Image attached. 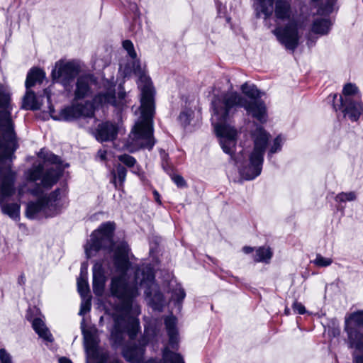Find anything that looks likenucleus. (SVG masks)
<instances>
[{
  "label": "nucleus",
  "mask_w": 363,
  "mask_h": 363,
  "mask_svg": "<svg viewBox=\"0 0 363 363\" xmlns=\"http://www.w3.org/2000/svg\"><path fill=\"white\" fill-rule=\"evenodd\" d=\"M59 363H72L70 359L66 357H61L59 359Z\"/></svg>",
  "instance_id": "44"
},
{
  "label": "nucleus",
  "mask_w": 363,
  "mask_h": 363,
  "mask_svg": "<svg viewBox=\"0 0 363 363\" xmlns=\"http://www.w3.org/2000/svg\"><path fill=\"white\" fill-rule=\"evenodd\" d=\"M150 333L151 334L154 333L153 331H150V330H145V335L140 341L138 346H131L128 345L124 347L123 349V355L128 362L138 363L143 359L145 352V346L150 340Z\"/></svg>",
  "instance_id": "15"
},
{
  "label": "nucleus",
  "mask_w": 363,
  "mask_h": 363,
  "mask_svg": "<svg viewBox=\"0 0 363 363\" xmlns=\"http://www.w3.org/2000/svg\"><path fill=\"white\" fill-rule=\"evenodd\" d=\"M185 296L184 289L179 285L177 286L172 292V298L177 302L182 301Z\"/></svg>",
  "instance_id": "35"
},
{
  "label": "nucleus",
  "mask_w": 363,
  "mask_h": 363,
  "mask_svg": "<svg viewBox=\"0 0 363 363\" xmlns=\"http://www.w3.org/2000/svg\"><path fill=\"white\" fill-rule=\"evenodd\" d=\"M300 28H301V20L279 25L272 30V33L286 50L294 52L298 47L301 38L298 32Z\"/></svg>",
  "instance_id": "11"
},
{
  "label": "nucleus",
  "mask_w": 363,
  "mask_h": 363,
  "mask_svg": "<svg viewBox=\"0 0 363 363\" xmlns=\"http://www.w3.org/2000/svg\"><path fill=\"white\" fill-rule=\"evenodd\" d=\"M172 180L179 187L184 186L186 184L184 178L180 175H174L172 177Z\"/></svg>",
  "instance_id": "39"
},
{
  "label": "nucleus",
  "mask_w": 363,
  "mask_h": 363,
  "mask_svg": "<svg viewBox=\"0 0 363 363\" xmlns=\"http://www.w3.org/2000/svg\"><path fill=\"white\" fill-rule=\"evenodd\" d=\"M356 199L357 194L354 191L342 192L338 194L335 197L336 201L338 202L353 201L356 200Z\"/></svg>",
  "instance_id": "31"
},
{
  "label": "nucleus",
  "mask_w": 363,
  "mask_h": 363,
  "mask_svg": "<svg viewBox=\"0 0 363 363\" xmlns=\"http://www.w3.org/2000/svg\"><path fill=\"white\" fill-rule=\"evenodd\" d=\"M45 77V72L37 68L32 69L28 74L26 86L28 89L33 86L36 83H42Z\"/></svg>",
  "instance_id": "24"
},
{
  "label": "nucleus",
  "mask_w": 363,
  "mask_h": 363,
  "mask_svg": "<svg viewBox=\"0 0 363 363\" xmlns=\"http://www.w3.org/2000/svg\"><path fill=\"white\" fill-rule=\"evenodd\" d=\"M313 264L319 267H325L330 266L333 259L331 258H326L320 255H317L315 259L313 261Z\"/></svg>",
  "instance_id": "33"
},
{
  "label": "nucleus",
  "mask_w": 363,
  "mask_h": 363,
  "mask_svg": "<svg viewBox=\"0 0 363 363\" xmlns=\"http://www.w3.org/2000/svg\"><path fill=\"white\" fill-rule=\"evenodd\" d=\"M123 67L121 65L120 70L122 71Z\"/></svg>",
  "instance_id": "47"
},
{
  "label": "nucleus",
  "mask_w": 363,
  "mask_h": 363,
  "mask_svg": "<svg viewBox=\"0 0 363 363\" xmlns=\"http://www.w3.org/2000/svg\"><path fill=\"white\" fill-rule=\"evenodd\" d=\"M164 323L169 338V344L172 348H175L178 342L176 318L173 316L167 317Z\"/></svg>",
  "instance_id": "21"
},
{
  "label": "nucleus",
  "mask_w": 363,
  "mask_h": 363,
  "mask_svg": "<svg viewBox=\"0 0 363 363\" xmlns=\"http://www.w3.org/2000/svg\"><path fill=\"white\" fill-rule=\"evenodd\" d=\"M97 83L94 76L91 74L79 77L76 83L74 100H79L91 96Z\"/></svg>",
  "instance_id": "16"
},
{
  "label": "nucleus",
  "mask_w": 363,
  "mask_h": 363,
  "mask_svg": "<svg viewBox=\"0 0 363 363\" xmlns=\"http://www.w3.org/2000/svg\"><path fill=\"white\" fill-rule=\"evenodd\" d=\"M211 106V122L214 126L219 143L223 152L233 157L237 142V130L227 121L233 116L238 107H242L247 113L261 123L267 121V107L259 99L249 101L235 91L222 93L214 96Z\"/></svg>",
  "instance_id": "4"
},
{
  "label": "nucleus",
  "mask_w": 363,
  "mask_h": 363,
  "mask_svg": "<svg viewBox=\"0 0 363 363\" xmlns=\"http://www.w3.org/2000/svg\"><path fill=\"white\" fill-rule=\"evenodd\" d=\"M79 65L73 62H57L52 72L53 79L66 86L79 73Z\"/></svg>",
  "instance_id": "14"
},
{
  "label": "nucleus",
  "mask_w": 363,
  "mask_h": 363,
  "mask_svg": "<svg viewBox=\"0 0 363 363\" xmlns=\"http://www.w3.org/2000/svg\"><path fill=\"white\" fill-rule=\"evenodd\" d=\"M194 118V111L191 108L184 109L179 116V121L183 126L189 125Z\"/></svg>",
  "instance_id": "30"
},
{
  "label": "nucleus",
  "mask_w": 363,
  "mask_h": 363,
  "mask_svg": "<svg viewBox=\"0 0 363 363\" xmlns=\"http://www.w3.org/2000/svg\"><path fill=\"white\" fill-rule=\"evenodd\" d=\"M130 248L127 243L118 244L114 250V267L111 281V293L117 298L119 303L116 306L113 318V328L111 333V339L114 346H120L127 333L130 340H133L140 330L139 321L130 315V310L134 313H140L139 306L134 304L133 300L138 295L139 288L145 289L147 297H154L151 301L162 304L163 296L158 291L154 282L152 269L148 265L143 264L134 271V277L129 276L130 272L129 262Z\"/></svg>",
  "instance_id": "1"
},
{
  "label": "nucleus",
  "mask_w": 363,
  "mask_h": 363,
  "mask_svg": "<svg viewBox=\"0 0 363 363\" xmlns=\"http://www.w3.org/2000/svg\"><path fill=\"white\" fill-rule=\"evenodd\" d=\"M361 99V94L358 87L352 83H347L343 86L342 96L340 99H354L356 98Z\"/></svg>",
  "instance_id": "25"
},
{
  "label": "nucleus",
  "mask_w": 363,
  "mask_h": 363,
  "mask_svg": "<svg viewBox=\"0 0 363 363\" xmlns=\"http://www.w3.org/2000/svg\"><path fill=\"white\" fill-rule=\"evenodd\" d=\"M84 268L86 269V267L82 265L80 277L77 279V289L82 297L88 296L89 292V287L87 282L86 276L83 274Z\"/></svg>",
  "instance_id": "27"
},
{
  "label": "nucleus",
  "mask_w": 363,
  "mask_h": 363,
  "mask_svg": "<svg viewBox=\"0 0 363 363\" xmlns=\"http://www.w3.org/2000/svg\"><path fill=\"white\" fill-rule=\"evenodd\" d=\"M84 347L88 357H94L96 354L97 337L95 330H85L82 328Z\"/></svg>",
  "instance_id": "20"
},
{
  "label": "nucleus",
  "mask_w": 363,
  "mask_h": 363,
  "mask_svg": "<svg viewBox=\"0 0 363 363\" xmlns=\"http://www.w3.org/2000/svg\"><path fill=\"white\" fill-rule=\"evenodd\" d=\"M11 110L10 95L0 86V206L4 214L18 220L20 205L4 203L15 192L16 173L11 170V162L18 145Z\"/></svg>",
  "instance_id": "2"
},
{
  "label": "nucleus",
  "mask_w": 363,
  "mask_h": 363,
  "mask_svg": "<svg viewBox=\"0 0 363 363\" xmlns=\"http://www.w3.org/2000/svg\"><path fill=\"white\" fill-rule=\"evenodd\" d=\"M119 160L129 167H132L135 165L136 160L135 159L129 155H122L118 157Z\"/></svg>",
  "instance_id": "36"
},
{
  "label": "nucleus",
  "mask_w": 363,
  "mask_h": 363,
  "mask_svg": "<svg viewBox=\"0 0 363 363\" xmlns=\"http://www.w3.org/2000/svg\"><path fill=\"white\" fill-rule=\"evenodd\" d=\"M62 195V190L57 189L48 196L43 197L36 202L27 204L26 215L30 219L52 217L60 210L59 201Z\"/></svg>",
  "instance_id": "9"
},
{
  "label": "nucleus",
  "mask_w": 363,
  "mask_h": 363,
  "mask_svg": "<svg viewBox=\"0 0 363 363\" xmlns=\"http://www.w3.org/2000/svg\"><path fill=\"white\" fill-rule=\"evenodd\" d=\"M126 174H127V171L124 167H123L121 165H118L117 167L116 172H113V183L116 186H117V182H119L120 185L123 184V183L125 180Z\"/></svg>",
  "instance_id": "29"
},
{
  "label": "nucleus",
  "mask_w": 363,
  "mask_h": 363,
  "mask_svg": "<svg viewBox=\"0 0 363 363\" xmlns=\"http://www.w3.org/2000/svg\"><path fill=\"white\" fill-rule=\"evenodd\" d=\"M44 94L47 97L48 102L50 104V91L46 89L44 90Z\"/></svg>",
  "instance_id": "41"
},
{
  "label": "nucleus",
  "mask_w": 363,
  "mask_h": 363,
  "mask_svg": "<svg viewBox=\"0 0 363 363\" xmlns=\"http://www.w3.org/2000/svg\"><path fill=\"white\" fill-rule=\"evenodd\" d=\"M42 106V101L40 98H37L33 91L30 89H27L26 95L23 99L22 108L24 109L37 110Z\"/></svg>",
  "instance_id": "22"
},
{
  "label": "nucleus",
  "mask_w": 363,
  "mask_h": 363,
  "mask_svg": "<svg viewBox=\"0 0 363 363\" xmlns=\"http://www.w3.org/2000/svg\"><path fill=\"white\" fill-rule=\"evenodd\" d=\"M106 155H107L106 150L101 149L98 151L96 157L100 161H106Z\"/></svg>",
  "instance_id": "40"
},
{
  "label": "nucleus",
  "mask_w": 363,
  "mask_h": 363,
  "mask_svg": "<svg viewBox=\"0 0 363 363\" xmlns=\"http://www.w3.org/2000/svg\"><path fill=\"white\" fill-rule=\"evenodd\" d=\"M106 277L102 264L96 263L93 267V291L96 296L104 294Z\"/></svg>",
  "instance_id": "19"
},
{
  "label": "nucleus",
  "mask_w": 363,
  "mask_h": 363,
  "mask_svg": "<svg viewBox=\"0 0 363 363\" xmlns=\"http://www.w3.org/2000/svg\"><path fill=\"white\" fill-rule=\"evenodd\" d=\"M242 92L248 98L250 101L258 99L260 96V92L254 84H249L245 83L241 86Z\"/></svg>",
  "instance_id": "28"
},
{
  "label": "nucleus",
  "mask_w": 363,
  "mask_h": 363,
  "mask_svg": "<svg viewBox=\"0 0 363 363\" xmlns=\"http://www.w3.org/2000/svg\"><path fill=\"white\" fill-rule=\"evenodd\" d=\"M31 193H32L33 194H38L39 193V191H38V190H33V191H31Z\"/></svg>",
  "instance_id": "45"
},
{
  "label": "nucleus",
  "mask_w": 363,
  "mask_h": 363,
  "mask_svg": "<svg viewBox=\"0 0 363 363\" xmlns=\"http://www.w3.org/2000/svg\"><path fill=\"white\" fill-rule=\"evenodd\" d=\"M293 309L295 312L299 314H303L306 312L304 306L301 303L297 301L294 303Z\"/></svg>",
  "instance_id": "38"
},
{
  "label": "nucleus",
  "mask_w": 363,
  "mask_h": 363,
  "mask_svg": "<svg viewBox=\"0 0 363 363\" xmlns=\"http://www.w3.org/2000/svg\"><path fill=\"white\" fill-rule=\"evenodd\" d=\"M341 109L345 116L353 122L357 121L363 113V103L361 99H340Z\"/></svg>",
  "instance_id": "17"
},
{
  "label": "nucleus",
  "mask_w": 363,
  "mask_h": 363,
  "mask_svg": "<svg viewBox=\"0 0 363 363\" xmlns=\"http://www.w3.org/2000/svg\"><path fill=\"white\" fill-rule=\"evenodd\" d=\"M118 134V127L111 123L106 122L99 124L94 133L99 142L113 140Z\"/></svg>",
  "instance_id": "18"
},
{
  "label": "nucleus",
  "mask_w": 363,
  "mask_h": 363,
  "mask_svg": "<svg viewBox=\"0 0 363 363\" xmlns=\"http://www.w3.org/2000/svg\"><path fill=\"white\" fill-rule=\"evenodd\" d=\"M269 137L270 135L260 126L252 132L253 149L249 155L248 160L240 167V173L243 179L252 180L260 174Z\"/></svg>",
  "instance_id": "5"
},
{
  "label": "nucleus",
  "mask_w": 363,
  "mask_h": 363,
  "mask_svg": "<svg viewBox=\"0 0 363 363\" xmlns=\"http://www.w3.org/2000/svg\"><path fill=\"white\" fill-rule=\"evenodd\" d=\"M123 47L133 60L132 67H125V77L133 72L139 77L138 86L140 89V106L138 108L139 116L135 121L125 147L129 152L141 148L152 149L155 145L153 138V116L155 114L154 90L150 77L141 69L137 60V54L130 40L123 42Z\"/></svg>",
  "instance_id": "3"
},
{
  "label": "nucleus",
  "mask_w": 363,
  "mask_h": 363,
  "mask_svg": "<svg viewBox=\"0 0 363 363\" xmlns=\"http://www.w3.org/2000/svg\"><path fill=\"white\" fill-rule=\"evenodd\" d=\"M242 251L245 253V254H249L250 252H252L253 251V249L250 247H248V246H245L242 248Z\"/></svg>",
  "instance_id": "43"
},
{
  "label": "nucleus",
  "mask_w": 363,
  "mask_h": 363,
  "mask_svg": "<svg viewBox=\"0 0 363 363\" xmlns=\"http://www.w3.org/2000/svg\"><path fill=\"white\" fill-rule=\"evenodd\" d=\"M38 157L43 162L33 165L27 172V178L29 182L40 181L43 187L50 188L57 182L62 174L60 159L43 150L38 153Z\"/></svg>",
  "instance_id": "6"
},
{
  "label": "nucleus",
  "mask_w": 363,
  "mask_h": 363,
  "mask_svg": "<svg viewBox=\"0 0 363 363\" xmlns=\"http://www.w3.org/2000/svg\"><path fill=\"white\" fill-rule=\"evenodd\" d=\"M0 361L1 363H11V356L5 350H0Z\"/></svg>",
  "instance_id": "37"
},
{
  "label": "nucleus",
  "mask_w": 363,
  "mask_h": 363,
  "mask_svg": "<svg viewBox=\"0 0 363 363\" xmlns=\"http://www.w3.org/2000/svg\"><path fill=\"white\" fill-rule=\"evenodd\" d=\"M153 194H154V197H155V201L158 203H161V201H160V194L157 191H154L153 192Z\"/></svg>",
  "instance_id": "42"
},
{
  "label": "nucleus",
  "mask_w": 363,
  "mask_h": 363,
  "mask_svg": "<svg viewBox=\"0 0 363 363\" xmlns=\"http://www.w3.org/2000/svg\"><path fill=\"white\" fill-rule=\"evenodd\" d=\"M114 223L108 222L103 223L96 230L92 233L90 240L85 245L87 257H91L101 248H112L113 233Z\"/></svg>",
  "instance_id": "10"
},
{
  "label": "nucleus",
  "mask_w": 363,
  "mask_h": 363,
  "mask_svg": "<svg viewBox=\"0 0 363 363\" xmlns=\"http://www.w3.org/2000/svg\"><path fill=\"white\" fill-rule=\"evenodd\" d=\"M345 331L347 345L353 350L354 363H363V311H357L345 317Z\"/></svg>",
  "instance_id": "7"
},
{
  "label": "nucleus",
  "mask_w": 363,
  "mask_h": 363,
  "mask_svg": "<svg viewBox=\"0 0 363 363\" xmlns=\"http://www.w3.org/2000/svg\"><path fill=\"white\" fill-rule=\"evenodd\" d=\"M33 328L40 337L48 342L52 341V335L50 333L48 328L43 320L40 318H35L32 321Z\"/></svg>",
  "instance_id": "23"
},
{
  "label": "nucleus",
  "mask_w": 363,
  "mask_h": 363,
  "mask_svg": "<svg viewBox=\"0 0 363 363\" xmlns=\"http://www.w3.org/2000/svg\"><path fill=\"white\" fill-rule=\"evenodd\" d=\"M104 89L99 91L94 98V102L98 106L112 105L117 108H122L127 103L125 93L120 91L118 96L115 94V84L106 80L103 82Z\"/></svg>",
  "instance_id": "12"
},
{
  "label": "nucleus",
  "mask_w": 363,
  "mask_h": 363,
  "mask_svg": "<svg viewBox=\"0 0 363 363\" xmlns=\"http://www.w3.org/2000/svg\"><path fill=\"white\" fill-rule=\"evenodd\" d=\"M94 105L86 101L84 104H73L70 106H67L62 109L57 117L54 119L62 120L65 121H72L80 117H92L94 116Z\"/></svg>",
  "instance_id": "13"
},
{
  "label": "nucleus",
  "mask_w": 363,
  "mask_h": 363,
  "mask_svg": "<svg viewBox=\"0 0 363 363\" xmlns=\"http://www.w3.org/2000/svg\"><path fill=\"white\" fill-rule=\"evenodd\" d=\"M285 313H286V315L289 314V310L288 308H286V309H285Z\"/></svg>",
  "instance_id": "46"
},
{
  "label": "nucleus",
  "mask_w": 363,
  "mask_h": 363,
  "mask_svg": "<svg viewBox=\"0 0 363 363\" xmlns=\"http://www.w3.org/2000/svg\"><path fill=\"white\" fill-rule=\"evenodd\" d=\"M284 138L281 135H278L273 141V144L269 150V155H273L281 150Z\"/></svg>",
  "instance_id": "32"
},
{
  "label": "nucleus",
  "mask_w": 363,
  "mask_h": 363,
  "mask_svg": "<svg viewBox=\"0 0 363 363\" xmlns=\"http://www.w3.org/2000/svg\"><path fill=\"white\" fill-rule=\"evenodd\" d=\"M274 0H257L256 10L258 14L262 13L267 18L274 12L276 22L279 25L301 20L296 9L288 0H277L273 6Z\"/></svg>",
  "instance_id": "8"
},
{
  "label": "nucleus",
  "mask_w": 363,
  "mask_h": 363,
  "mask_svg": "<svg viewBox=\"0 0 363 363\" xmlns=\"http://www.w3.org/2000/svg\"><path fill=\"white\" fill-rule=\"evenodd\" d=\"M82 301L80 306L79 314L84 315L86 312L89 311L91 308V301L89 296L82 297Z\"/></svg>",
  "instance_id": "34"
},
{
  "label": "nucleus",
  "mask_w": 363,
  "mask_h": 363,
  "mask_svg": "<svg viewBox=\"0 0 363 363\" xmlns=\"http://www.w3.org/2000/svg\"><path fill=\"white\" fill-rule=\"evenodd\" d=\"M272 255L273 253L269 247H259L256 250L255 261L269 263Z\"/></svg>",
  "instance_id": "26"
}]
</instances>
